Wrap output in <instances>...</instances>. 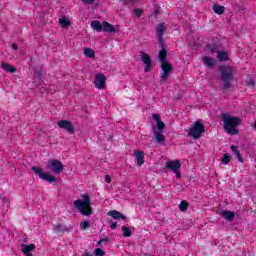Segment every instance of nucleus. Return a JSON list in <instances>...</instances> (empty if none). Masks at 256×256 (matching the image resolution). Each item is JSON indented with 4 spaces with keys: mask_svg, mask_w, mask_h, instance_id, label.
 Returning a JSON list of instances; mask_svg holds the SVG:
<instances>
[{
    "mask_svg": "<svg viewBox=\"0 0 256 256\" xmlns=\"http://www.w3.org/2000/svg\"><path fill=\"white\" fill-rule=\"evenodd\" d=\"M221 119L224 123V131H226L228 135L239 134V129H237V127L241 126V123H243L241 118L231 114H222Z\"/></svg>",
    "mask_w": 256,
    "mask_h": 256,
    "instance_id": "obj_1",
    "label": "nucleus"
},
{
    "mask_svg": "<svg viewBox=\"0 0 256 256\" xmlns=\"http://www.w3.org/2000/svg\"><path fill=\"white\" fill-rule=\"evenodd\" d=\"M159 59L161 63L160 83L165 84L171 75V71H173V66L167 61V50L165 48H162L159 52Z\"/></svg>",
    "mask_w": 256,
    "mask_h": 256,
    "instance_id": "obj_2",
    "label": "nucleus"
},
{
    "mask_svg": "<svg viewBox=\"0 0 256 256\" xmlns=\"http://www.w3.org/2000/svg\"><path fill=\"white\" fill-rule=\"evenodd\" d=\"M74 207L81 213V215H84L85 217L93 215V209L91 208V197L89 194L80 195V197L74 201Z\"/></svg>",
    "mask_w": 256,
    "mask_h": 256,
    "instance_id": "obj_3",
    "label": "nucleus"
},
{
    "mask_svg": "<svg viewBox=\"0 0 256 256\" xmlns=\"http://www.w3.org/2000/svg\"><path fill=\"white\" fill-rule=\"evenodd\" d=\"M152 119L156 122V127L153 128L155 141L160 145H165V135H163V130L165 129V123L161 121V116L159 114H152Z\"/></svg>",
    "mask_w": 256,
    "mask_h": 256,
    "instance_id": "obj_4",
    "label": "nucleus"
},
{
    "mask_svg": "<svg viewBox=\"0 0 256 256\" xmlns=\"http://www.w3.org/2000/svg\"><path fill=\"white\" fill-rule=\"evenodd\" d=\"M220 73L224 83L223 89H229L233 81V68L231 66H221Z\"/></svg>",
    "mask_w": 256,
    "mask_h": 256,
    "instance_id": "obj_5",
    "label": "nucleus"
},
{
    "mask_svg": "<svg viewBox=\"0 0 256 256\" xmlns=\"http://www.w3.org/2000/svg\"><path fill=\"white\" fill-rule=\"evenodd\" d=\"M188 137H192V139H199L203 133H205V126L201 124L199 121H196L188 130Z\"/></svg>",
    "mask_w": 256,
    "mask_h": 256,
    "instance_id": "obj_6",
    "label": "nucleus"
},
{
    "mask_svg": "<svg viewBox=\"0 0 256 256\" xmlns=\"http://www.w3.org/2000/svg\"><path fill=\"white\" fill-rule=\"evenodd\" d=\"M32 171L41 179L42 181H46L47 183H57V177L52 175L51 173L44 172L43 169L39 167H32Z\"/></svg>",
    "mask_w": 256,
    "mask_h": 256,
    "instance_id": "obj_7",
    "label": "nucleus"
},
{
    "mask_svg": "<svg viewBox=\"0 0 256 256\" xmlns=\"http://www.w3.org/2000/svg\"><path fill=\"white\" fill-rule=\"evenodd\" d=\"M46 169H48L52 173H55L56 175H59L60 173H63V169H65V166L60 160L50 159L47 161Z\"/></svg>",
    "mask_w": 256,
    "mask_h": 256,
    "instance_id": "obj_8",
    "label": "nucleus"
},
{
    "mask_svg": "<svg viewBox=\"0 0 256 256\" xmlns=\"http://www.w3.org/2000/svg\"><path fill=\"white\" fill-rule=\"evenodd\" d=\"M94 87L99 91H105L107 89V76L103 73H96L94 75Z\"/></svg>",
    "mask_w": 256,
    "mask_h": 256,
    "instance_id": "obj_9",
    "label": "nucleus"
},
{
    "mask_svg": "<svg viewBox=\"0 0 256 256\" xmlns=\"http://www.w3.org/2000/svg\"><path fill=\"white\" fill-rule=\"evenodd\" d=\"M140 58L144 65V72H151L153 70V60H151V56H149L147 53L141 52Z\"/></svg>",
    "mask_w": 256,
    "mask_h": 256,
    "instance_id": "obj_10",
    "label": "nucleus"
},
{
    "mask_svg": "<svg viewBox=\"0 0 256 256\" xmlns=\"http://www.w3.org/2000/svg\"><path fill=\"white\" fill-rule=\"evenodd\" d=\"M58 127H60V129H65V131L68 133H75V128L73 127L71 121L60 120L58 121Z\"/></svg>",
    "mask_w": 256,
    "mask_h": 256,
    "instance_id": "obj_11",
    "label": "nucleus"
},
{
    "mask_svg": "<svg viewBox=\"0 0 256 256\" xmlns=\"http://www.w3.org/2000/svg\"><path fill=\"white\" fill-rule=\"evenodd\" d=\"M134 157H135L136 165H138V167H141L142 165L145 164V153L143 151L135 150Z\"/></svg>",
    "mask_w": 256,
    "mask_h": 256,
    "instance_id": "obj_12",
    "label": "nucleus"
},
{
    "mask_svg": "<svg viewBox=\"0 0 256 256\" xmlns=\"http://www.w3.org/2000/svg\"><path fill=\"white\" fill-rule=\"evenodd\" d=\"M166 169H169V171L177 172L179 169H181V162L179 160H171L166 162Z\"/></svg>",
    "mask_w": 256,
    "mask_h": 256,
    "instance_id": "obj_13",
    "label": "nucleus"
},
{
    "mask_svg": "<svg viewBox=\"0 0 256 256\" xmlns=\"http://www.w3.org/2000/svg\"><path fill=\"white\" fill-rule=\"evenodd\" d=\"M33 251H35V244H23L22 253L25 256H33Z\"/></svg>",
    "mask_w": 256,
    "mask_h": 256,
    "instance_id": "obj_14",
    "label": "nucleus"
},
{
    "mask_svg": "<svg viewBox=\"0 0 256 256\" xmlns=\"http://www.w3.org/2000/svg\"><path fill=\"white\" fill-rule=\"evenodd\" d=\"M108 217H112L115 220H122L125 221V219H127V217H125V215L121 214V212L117 211V210H110L107 213Z\"/></svg>",
    "mask_w": 256,
    "mask_h": 256,
    "instance_id": "obj_15",
    "label": "nucleus"
},
{
    "mask_svg": "<svg viewBox=\"0 0 256 256\" xmlns=\"http://www.w3.org/2000/svg\"><path fill=\"white\" fill-rule=\"evenodd\" d=\"M58 23L62 29H67L71 26V18L69 16H62L59 18Z\"/></svg>",
    "mask_w": 256,
    "mask_h": 256,
    "instance_id": "obj_16",
    "label": "nucleus"
},
{
    "mask_svg": "<svg viewBox=\"0 0 256 256\" xmlns=\"http://www.w3.org/2000/svg\"><path fill=\"white\" fill-rule=\"evenodd\" d=\"M102 31L104 33H117L115 26L107 21H103Z\"/></svg>",
    "mask_w": 256,
    "mask_h": 256,
    "instance_id": "obj_17",
    "label": "nucleus"
},
{
    "mask_svg": "<svg viewBox=\"0 0 256 256\" xmlns=\"http://www.w3.org/2000/svg\"><path fill=\"white\" fill-rule=\"evenodd\" d=\"M90 27L94 30L97 31L98 33H101L103 31V22H100L98 20H93L90 24Z\"/></svg>",
    "mask_w": 256,
    "mask_h": 256,
    "instance_id": "obj_18",
    "label": "nucleus"
},
{
    "mask_svg": "<svg viewBox=\"0 0 256 256\" xmlns=\"http://www.w3.org/2000/svg\"><path fill=\"white\" fill-rule=\"evenodd\" d=\"M156 33L158 37H160V45L163 46V39L161 37H163V33H165V25L159 24L156 28Z\"/></svg>",
    "mask_w": 256,
    "mask_h": 256,
    "instance_id": "obj_19",
    "label": "nucleus"
},
{
    "mask_svg": "<svg viewBox=\"0 0 256 256\" xmlns=\"http://www.w3.org/2000/svg\"><path fill=\"white\" fill-rule=\"evenodd\" d=\"M1 67L6 73H15L17 71V68H15V66H11V64L8 63H2Z\"/></svg>",
    "mask_w": 256,
    "mask_h": 256,
    "instance_id": "obj_20",
    "label": "nucleus"
},
{
    "mask_svg": "<svg viewBox=\"0 0 256 256\" xmlns=\"http://www.w3.org/2000/svg\"><path fill=\"white\" fill-rule=\"evenodd\" d=\"M203 63L206 67H213L216 65L217 61L209 56L203 58Z\"/></svg>",
    "mask_w": 256,
    "mask_h": 256,
    "instance_id": "obj_21",
    "label": "nucleus"
},
{
    "mask_svg": "<svg viewBox=\"0 0 256 256\" xmlns=\"http://www.w3.org/2000/svg\"><path fill=\"white\" fill-rule=\"evenodd\" d=\"M222 217L226 219V221H233V219H235V213L231 211H222Z\"/></svg>",
    "mask_w": 256,
    "mask_h": 256,
    "instance_id": "obj_22",
    "label": "nucleus"
},
{
    "mask_svg": "<svg viewBox=\"0 0 256 256\" xmlns=\"http://www.w3.org/2000/svg\"><path fill=\"white\" fill-rule=\"evenodd\" d=\"M212 9L216 15H223L225 13V7L218 4H214Z\"/></svg>",
    "mask_w": 256,
    "mask_h": 256,
    "instance_id": "obj_23",
    "label": "nucleus"
},
{
    "mask_svg": "<svg viewBox=\"0 0 256 256\" xmlns=\"http://www.w3.org/2000/svg\"><path fill=\"white\" fill-rule=\"evenodd\" d=\"M84 55H85V57H88V59H94L95 58V50H93L91 48H85Z\"/></svg>",
    "mask_w": 256,
    "mask_h": 256,
    "instance_id": "obj_24",
    "label": "nucleus"
},
{
    "mask_svg": "<svg viewBox=\"0 0 256 256\" xmlns=\"http://www.w3.org/2000/svg\"><path fill=\"white\" fill-rule=\"evenodd\" d=\"M218 59L219 61H229V54L226 51H219Z\"/></svg>",
    "mask_w": 256,
    "mask_h": 256,
    "instance_id": "obj_25",
    "label": "nucleus"
},
{
    "mask_svg": "<svg viewBox=\"0 0 256 256\" xmlns=\"http://www.w3.org/2000/svg\"><path fill=\"white\" fill-rule=\"evenodd\" d=\"M122 232H123L124 237H131V228H129L127 226H123Z\"/></svg>",
    "mask_w": 256,
    "mask_h": 256,
    "instance_id": "obj_26",
    "label": "nucleus"
},
{
    "mask_svg": "<svg viewBox=\"0 0 256 256\" xmlns=\"http://www.w3.org/2000/svg\"><path fill=\"white\" fill-rule=\"evenodd\" d=\"M188 207H189V203L187 201H182L179 205L180 211H187Z\"/></svg>",
    "mask_w": 256,
    "mask_h": 256,
    "instance_id": "obj_27",
    "label": "nucleus"
},
{
    "mask_svg": "<svg viewBox=\"0 0 256 256\" xmlns=\"http://www.w3.org/2000/svg\"><path fill=\"white\" fill-rule=\"evenodd\" d=\"M229 161H231V156H229L228 154H224V156L222 157V164L228 165Z\"/></svg>",
    "mask_w": 256,
    "mask_h": 256,
    "instance_id": "obj_28",
    "label": "nucleus"
},
{
    "mask_svg": "<svg viewBox=\"0 0 256 256\" xmlns=\"http://www.w3.org/2000/svg\"><path fill=\"white\" fill-rule=\"evenodd\" d=\"M94 255L95 256H104L105 255V251H103V249H101V248H96L94 250Z\"/></svg>",
    "mask_w": 256,
    "mask_h": 256,
    "instance_id": "obj_29",
    "label": "nucleus"
},
{
    "mask_svg": "<svg viewBox=\"0 0 256 256\" xmlns=\"http://www.w3.org/2000/svg\"><path fill=\"white\" fill-rule=\"evenodd\" d=\"M87 227H89V220H85L80 223V229H82V231H85V229H87Z\"/></svg>",
    "mask_w": 256,
    "mask_h": 256,
    "instance_id": "obj_30",
    "label": "nucleus"
},
{
    "mask_svg": "<svg viewBox=\"0 0 256 256\" xmlns=\"http://www.w3.org/2000/svg\"><path fill=\"white\" fill-rule=\"evenodd\" d=\"M231 151L234 153V155L239 156L241 152H239V148L237 146H231Z\"/></svg>",
    "mask_w": 256,
    "mask_h": 256,
    "instance_id": "obj_31",
    "label": "nucleus"
},
{
    "mask_svg": "<svg viewBox=\"0 0 256 256\" xmlns=\"http://www.w3.org/2000/svg\"><path fill=\"white\" fill-rule=\"evenodd\" d=\"M134 13H135L136 17H141V15H143V10H141L139 8H135Z\"/></svg>",
    "mask_w": 256,
    "mask_h": 256,
    "instance_id": "obj_32",
    "label": "nucleus"
},
{
    "mask_svg": "<svg viewBox=\"0 0 256 256\" xmlns=\"http://www.w3.org/2000/svg\"><path fill=\"white\" fill-rule=\"evenodd\" d=\"M2 203L7 209H9V198H3Z\"/></svg>",
    "mask_w": 256,
    "mask_h": 256,
    "instance_id": "obj_33",
    "label": "nucleus"
},
{
    "mask_svg": "<svg viewBox=\"0 0 256 256\" xmlns=\"http://www.w3.org/2000/svg\"><path fill=\"white\" fill-rule=\"evenodd\" d=\"M82 3H86L88 5H93V3H95V0H81Z\"/></svg>",
    "mask_w": 256,
    "mask_h": 256,
    "instance_id": "obj_34",
    "label": "nucleus"
},
{
    "mask_svg": "<svg viewBox=\"0 0 256 256\" xmlns=\"http://www.w3.org/2000/svg\"><path fill=\"white\" fill-rule=\"evenodd\" d=\"M176 175V179H179L181 177V171L176 170V172H174Z\"/></svg>",
    "mask_w": 256,
    "mask_h": 256,
    "instance_id": "obj_35",
    "label": "nucleus"
},
{
    "mask_svg": "<svg viewBox=\"0 0 256 256\" xmlns=\"http://www.w3.org/2000/svg\"><path fill=\"white\" fill-rule=\"evenodd\" d=\"M105 181H106V183H111V176L106 175L105 176Z\"/></svg>",
    "mask_w": 256,
    "mask_h": 256,
    "instance_id": "obj_36",
    "label": "nucleus"
},
{
    "mask_svg": "<svg viewBox=\"0 0 256 256\" xmlns=\"http://www.w3.org/2000/svg\"><path fill=\"white\" fill-rule=\"evenodd\" d=\"M110 229H117V222L112 223Z\"/></svg>",
    "mask_w": 256,
    "mask_h": 256,
    "instance_id": "obj_37",
    "label": "nucleus"
},
{
    "mask_svg": "<svg viewBox=\"0 0 256 256\" xmlns=\"http://www.w3.org/2000/svg\"><path fill=\"white\" fill-rule=\"evenodd\" d=\"M239 163H243V157H241V154H238V156H236Z\"/></svg>",
    "mask_w": 256,
    "mask_h": 256,
    "instance_id": "obj_38",
    "label": "nucleus"
},
{
    "mask_svg": "<svg viewBox=\"0 0 256 256\" xmlns=\"http://www.w3.org/2000/svg\"><path fill=\"white\" fill-rule=\"evenodd\" d=\"M12 49H14V51H17V44H12Z\"/></svg>",
    "mask_w": 256,
    "mask_h": 256,
    "instance_id": "obj_39",
    "label": "nucleus"
},
{
    "mask_svg": "<svg viewBox=\"0 0 256 256\" xmlns=\"http://www.w3.org/2000/svg\"><path fill=\"white\" fill-rule=\"evenodd\" d=\"M103 243V239L98 242V245H101Z\"/></svg>",
    "mask_w": 256,
    "mask_h": 256,
    "instance_id": "obj_40",
    "label": "nucleus"
},
{
    "mask_svg": "<svg viewBox=\"0 0 256 256\" xmlns=\"http://www.w3.org/2000/svg\"><path fill=\"white\" fill-rule=\"evenodd\" d=\"M211 51H212V52L215 51V48H211Z\"/></svg>",
    "mask_w": 256,
    "mask_h": 256,
    "instance_id": "obj_41",
    "label": "nucleus"
},
{
    "mask_svg": "<svg viewBox=\"0 0 256 256\" xmlns=\"http://www.w3.org/2000/svg\"><path fill=\"white\" fill-rule=\"evenodd\" d=\"M50 93H53V91H50Z\"/></svg>",
    "mask_w": 256,
    "mask_h": 256,
    "instance_id": "obj_42",
    "label": "nucleus"
}]
</instances>
